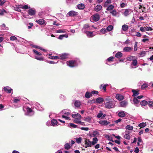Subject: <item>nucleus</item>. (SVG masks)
Instances as JSON below:
<instances>
[{"label":"nucleus","instance_id":"40","mask_svg":"<svg viewBox=\"0 0 153 153\" xmlns=\"http://www.w3.org/2000/svg\"><path fill=\"white\" fill-rule=\"evenodd\" d=\"M135 57L134 56H131L127 57L126 59L127 61H133L135 59Z\"/></svg>","mask_w":153,"mask_h":153},{"label":"nucleus","instance_id":"37","mask_svg":"<svg viewBox=\"0 0 153 153\" xmlns=\"http://www.w3.org/2000/svg\"><path fill=\"white\" fill-rule=\"evenodd\" d=\"M111 3V0H107L105 2L104 6V7H107L108 6V5L109 4H110Z\"/></svg>","mask_w":153,"mask_h":153},{"label":"nucleus","instance_id":"30","mask_svg":"<svg viewBox=\"0 0 153 153\" xmlns=\"http://www.w3.org/2000/svg\"><path fill=\"white\" fill-rule=\"evenodd\" d=\"M92 96L91 93H90L88 91L86 92L85 97L87 98H89Z\"/></svg>","mask_w":153,"mask_h":153},{"label":"nucleus","instance_id":"9","mask_svg":"<svg viewBox=\"0 0 153 153\" xmlns=\"http://www.w3.org/2000/svg\"><path fill=\"white\" fill-rule=\"evenodd\" d=\"M132 11L130 9H126L125 10V11L123 13L124 16H127L129 15Z\"/></svg>","mask_w":153,"mask_h":153},{"label":"nucleus","instance_id":"36","mask_svg":"<svg viewBox=\"0 0 153 153\" xmlns=\"http://www.w3.org/2000/svg\"><path fill=\"white\" fill-rule=\"evenodd\" d=\"M81 102L78 101H76L74 103V105L76 107H79L81 105Z\"/></svg>","mask_w":153,"mask_h":153},{"label":"nucleus","instance_id":"55","mask_svg":"<svg viewBox=\"0 0 153 153\" xmlns=\"http://www.w3.org/2000/svg\"><path fill=\"white\" fill-rule=\"evenodd\" d=\"M82 138L81 137H79L78 138L76 139V142L78 143H81L82 141Z\"/></svg>","mask_w":153,"mask_h":153},{"label":"nucleus","instance_id":"18","mask_svg":"<svg viewBox=\"0 0 153 153\" xmlns=\"http://www.w3.org/2000/svg\"><path fill=\"white\" fill-rule=\"evenodd\" d=\"M116 98L119 100H123L124 98V96L119 94H117L116 96Z\"/></svg>","mask_w":153,"mask_h":153},{"label":"nucleus","instance_id":"46","mask_svg":"<svg viewBox=\"0 0 153 153\" xmlns=\"http://www.w3.org/2000/svg\"><path fill=\"white\" fill-rule=\"evenodd\" d=\"M146 126V123H142L140 124L138 126L140 128H143Z\"/></svg>","mask_w":153,"mask_h":153},{"label":"nucleus","instance_id":"26","mask_svg":"<svg viewBox=\"0 0 153 153\" xmlns=\"http://www.w3.org/2000/svg\"><path fill=\"white\" fill-rule=\"evenodd\" d=\"M104 101L103 98L101 97H98L96 99V102L97 103H102Z\"/></svg>","mask_w":153,"mask_h":153},{"label":"nucleus","instance_id":"4","mask_svg":"<svg viewBox=\"0 0 153 153\" xmlns=\"http://www.w3.org/2000/svg\"><path fill=\"white\" fill-rule=\"evenodd\" d=\"M33 53L35 55V58L36 59L40 60L42 61L44 59L43 58L42 56L38 57L37 56H41L42 55V54L41 53L37 51L36 50L33 49Z\"/></svg>","mask_w":153,"mask_h":153},{"label":"nucleus","instance_id":"13","mask_svg":"<svg viewBox=\"0 0 153 153\" xmlns=\"http://www.w3.org/2000/svg\"><path fill=\"white\" fill-rule=\"evenodd\" d=\"M88 38H91L95 36V34L92 32L88 31L85 33Z\"/></svg>","mask_w":153,"mask_h":153},{"label":"nucleus","instance_id":"44","mask_svg":"<svg viewBox=\"0 0 153 153\" xmlns=\"http://www.w3.org/2000/svg\"><path fill=\"white\" fill-rule=\"evenodd\" d=\"M106 29L105 28H102L100 30V32L102 34H105L107 32Z\"/></svg>","mask_w":153,"mask_h":153},{"label":"nucleus","instance_id":"29","mask_svg":"<svg viewBox=\"0 0 153 153\" xmlns=\"http://www.w3.org/2000/svg\"><path fill=\"white\" fill-rule=\"evenodd\" d=\"M114 7V6L111 4L108 6L106 9L108 11L111 10H113Z\"/></svg>","mask_w":153,"mask_h":153},{"label":"nucleus","instance_id":"41","mask_svg":"<svg viewBox=\"0 0 153 153\" xmlns=\"http://www.w3.org/2000/svg\"><path fill=\"white\" fill-rule=\"evenodd\" d=\"M32 46L33 48H38V49H40L41 50H42L44 52L46 51V50L45 49H43L42 48L40 47H39V46H36V45H32Z\"/></svg>","mask_w":153,"mask_h":153},{"label":"nucleus","instance_id":"48","mask_svg":"<svg viewBox=\"0 0 153 153\" xmlns=\"http://www.w3.org/2000/svg\"><path fill=\"white\" fill-rule=\"evenodd\" d=\"M144 29L146 31H151L153 30L152 28L150 27H144Z\"/></svg>","mask_w":153,"mask_h":153},{"label":"nucleus","instance_id":"53","mask_svg":"<svg viewBox=\"0 0 153 153\" xmlns=\"http://www.w3.org/2000/svg\"><path fill=\"white\" fill-rule=\"evenodd\" d=\"M148 86V85L147 84H144L141 85V88L142 89H144L147 88Z\"/></svg>","mask_w":153,"mask_h":153},{"label":"nucleus","instance_id":"58","mask_svg":"<svg viewBox=\"0 0 153 153\" xmlns=\"http://www.w3.org/2000/svg\"><path fill=\"white\" fill-rule=\"evenodd\" d=\"M124 137L127 140H129L130 139V135L128 134H126L124 135Z\"/></svg>","mask_w":153,"mask_h":153},{"label":"nucleus","instance_id":"50","mask_svg":"<svg viewBox=\"0 0 153 153\" xmlns=\"http://www.w3.org/2000/svg\"><path fill=\"white\" fill-rule=\"evenodd\" d=\"M137 61L136 59H134V60H133L132 62L131 63V65H132L136 66L137 65Z\"/></svg>","mask_w":153,"mask_h":153},{"label":"nucleus","instance_id":"23","mask_svg":"<svg viewBox=\"0 0 153 153\" xmlns=\"http://www.w3.org/2000/svg\"><path fill=\"white\" fill-rule=\"evenodd\" d=\"M102 6L100 4L97 5L94 8V10L96 12L100 11L102 9Z\"/></svg>","mask_w":153,"mask_h":153},{"label":"nucleus","instance_id":"5","mask_svg":"<svg viewBox=\"0 0 153 153\" xmlns=\"http://www.w3.org/2000/svg\"><path fill=\"white\" fill-rule=\"evenodd\" d=\"M91 30L92 29L89 24H86L83 25V27L82 29V32L85 33Z\"/></svg>","mask_w":153,"mask_h":153},{"label":"nucleus","instance_id":"35","mask_svg":"<svg viewBox=\"0 0 153 153\" xmlns=\"http://www.w3.org/2000/svg\"><path fill=\"white\" fill-rule=\"evenodd\" d=\"M64 148L65 149L68 150L71 148V146L69 143H66L64 145Z\"/></svg>","mask_w":153,"mask_h":153},{"label":"nucleus","instance_id":"20","mask_svg":"<svg viewBox=\"0 0 153 153\" xmlns=\"http://www.w3.org/2000/svg\"><path fill=\"white\" fill-rule=\"evenodd\" d=\"M117 114L118 116L120 117H123L126 116L125 112L123 111L119 112Z\"/></svg>","mask_w":153,"mask_h":153},{"label":"nucleus","instance_id":"14","mask_svg":"<svg viewBox=\"0 0 153 153\" xmlns=\"http://www.w3.org/2000/svg\"><path fill=\"white\" fill-rule=\"evenodd\" d=\"M85 148L91 146V142L90 141L87 140V139H85Z\"/></svg>","mask_w":153,"mask_h":153},{"label":"nucleus","instance_id":"59","mask_svg":"<svg viewBox=\"0 0 153 153\" xmlns=\"http://www.w3.org/2000/svg\"><path fill=\"white\" fill-rule=\"evenodd\" d=\"M146 53L145 51H143L139 54V55L140 57H143L145 55Z\"/></svg>","mask_w":153,"mask_h":153},{"label":"nucleus","instance_id":"56","mask_svg":"<svg viewBox=\"0 0 153 153\" xmlns=\"http://www.w3.org/2000/svg\"><path fill=\"white\" fill-rule=\"evenodd\" d=\"M16 7H14V9L16 11H18L19 12H20L21 11V9H19V7H17V5H16Z\"/></svg>","mask_w":153,"mask_h":153},{"label":"nucleus","instance_id":"15","mask_svg":"<svg viewBox=\"0 0 153 153\" xmlns=\"http://www.w3.org/2000/svg\"><path fill=\"white\" fill-rule=\"evenodd\" d=\"M85 8V5L82 4H79L76 5V8H77L79 10H83Z\"/></svg>","mask_w":153,"mask_h":153},{"label":"nucleus","instance_id":"62","mask_svg":"<svg viewBox=\"0 0 153 153\" xmlns=\"http://www.w3.org/2000/svg\"><path fill=\"white\" fill-rule=\"evenodd\" d=\"M113 59L114 57L113 56H111L108 58L107 59V60L108 61V62H110L113 61Z\"/></svg>","mask_w":153,"mask_h":153},{"label":"nucleus","instance_id":"16","mask_svg":"<svg viewBox=\"0 0 153 153\" xmlns=\"http://www.w3.org/2000/svg\"><path fill=\"white\" fill-rule=\"evenodd\" d=\"M108 86L107 84H105L104 85L101 84L100 85V88L101 89V91L103 90L104 92H105L106 91V87Z\"/></svg>","mask_w":153,"mask_h":153},{"label":"nucleus","instance_id":"34","mask_svg":"<svg viewBox=\"0 0 153 153\" xmlns=\"http://www.w3.org/2000/svg\"><path fill=\"white\" fill-rule=\"evenodd\" d=\"M133 101L134 104L135 105H136L139 102V101L138 100V99L136 97H134V98Z\"/></svg>","mask_w":153,"mask_h":153},{"label":"nucleus","instance_id":"22","mask_svg":"<svg viewBox=\"0 0 153 153\" xmlns=\"http://www.w3.org/2000/svg\"><path fill=\"white\" fill-rule=\"evenodd\" d=\"M92 118L91 117L87 116L85 118L84 121L89 123H91L92 122Z\"/></svg>","mask_w":153,"mask_h":153},{"label":"nucleus","instance_id":"3","mask_svg":"<svg viewBox=\"0 0 153 153\" xmlns=\"http://www.w3.org/2000/svg\"><path fill=\"white\" fill-rule=\"evenodd\" d=\"M25 110L26 111V112L25 113V115L30 116L34 114V111L31 108L28 107H24L23 110L24 111H25Z\"/></svg>","mask_w":153,"mask_h":153},{"label":"nucleus","instance_id":"8","mask_svg":"<svg viewBox=\"0 0 153 153\" xmlns=\"http://www.w3.org/2000/svg\"><path fill=\"white\" fill-rule=\"evenodd\" d=\"M61 113L63 115L65 116H69L71 114V111L68 109H64L61 112Z\"/></svg>","mask_w":153,"mask_h":153},{"label":"nucleus","instance_id":"10","mask_svg":"<svg viewBox=\"0 0 153 153\" xmlns=\"http://www.w3.org/2000/svg\"><path fill=\"white\" fill-rule=\"evenodd\" d=\"M92 19L93 22H96L98 21L100 19V16L97 13L94 14L92 16Z\"/></svg>","mask_w":153,"mask_h":153},{"label":"nucleus","instance_id":"11","mask_svg":"<svg viewBox=\"0 0 153 153\" xmlns=\"http://www.w3.org/2000/svg\"><path fill=\"white\" fill-rule=\"evenodd\" d=\"M110 122L109 121H107L106 120H100L99 122V123L103 126H106L110 123Z\"/></svg>","mask_w":153,"mask_h":153},{"label":"nucleus","instance_id":"6","mask_svg":"<svg viewBox=\"0 0 153 153\" xmlns=\"http://www.w3.org/2000/svg\"><path fill=\"white\" fill-rule=\"evenodd\" d=\"M72 117L74 119L73 122L75 123H76V122L75 121V120H79L81 119L82 117L78 113L76 114H73L72 115Z\"/></svg>","mask_w":153,"mask_h":153},{"label":"nucleus","instance_id":"61","mask_svg":"<svg viewBox=\"0 0 153 153\" xmlns=\"http://www.w3.org/2000/svg\"><path fill=\"white\" fill-rule=\"evenodd\" d=\"M28 25L27 26L28 28L29 29L31 28L33 26V24L32 23H29L28 24Z\"/></svg>","mask_w":153,"mask_h":153},{"label":"nucleus","instance_id":"57","mask_svg":"<svg viewBox=\"0 0 153 153\" xmlns=\"http://www.w3.org/2000/svg\"><path fill=\"white\" fill-rule=\"evenodd\" d=\"M75 121L76 122V123H77V124H80L81 125H84V122H82L81 121V119L80 120H79V121H76V120H75Z\"/></svg>","mask_w":153,"mask_h":153},{"label":"nucleus","instance_id":"64","mask_svg":"<svg viewBox=\"0 0 153 153\" xmlns=\"http://www.w3.org/2000/svg\"><path fill=\"white\" fill-rule=\"evenodd\" d=\"M17 38L14 36H12L10 37V39L12 41H14L16 40Z\"/></svg>","mask_w":153,"mask_h":153},{"label":"nucleus","instance_id":"63","mask_svg":"<svg viewBox=\"0 0 153 153\" xmlns=\"http://www.w3.org/2000/svg\"><path fill=\"white\" fill-rule=\"evenodd\" d=\"M6 2V0H3L2 1L1 0H0V6L2 5Z\"/></svg>","mask_w":153,"mask_h":153},{"label":"nucleus","instance_id":"28","mask_svg":"<svg viewBox=\"0 0 153 153\" xmlns=\"http://www.w3.org/2000/svg\"><path fill=\"white\" fill-rule=\"evenodd\" d=\"M0 28L1 30H8V28L6 27L4 24L0 26Z\"/></svg>","mask_w":153,"mask_h":153},{"label":"nucleus","instance_id":"24","mask_svg":"<svg viewBox=\"0 0 153 153\" xmlns=\"http://www.w3.org/2000/svg\"><path fill=\"white\" fill-rule=\"evenodd\" d=\"M132 50V48L130 47H126L123 48V51L126 52H130Z\"/></svg>","mask_w":153,"mask_h":153},{"label":"nucleus","instance_id":"47","mask_svg":"<svg viewBox=\"0 0 153 153\" xmlns=\"http://www.w3.org/2000/svg\"><path fill=\"white\" fill-rule=\"evenodd\" d=\"M126 128L127 129L130 130H132L133 129V127L132 126L129 125H127L126 126Z\"/></svg>","mask_w":153,"mask_h":153},{"label":"nucleus","instance_id":"21","mask_svg":"<svg viewBox=\"0 0 153 153\" xmlns=\"http://www.w3.org/2000/svg\"><path fill=\"white\" fill-rule=\"evenodd\" d=\"M120 104L121 107H125L127 105L128 102L126 101H123L120 102Z\"/></svg>","mask_w":153,"mask_h":153},{"label":"nucleus","instance_id":"2","mask_svg":"<svg viewBox=\"0 0 153 153\" xmlns=\"http://www.w3.org/2000/svg\"><path fill=\"white\" fill-rule=\"evenodd\" d=\"M79 61L77 60H70L66 62L67 65L70 67H74L78 65Z\"/></svg>","mask_w":153,"mask_h":153},{"label":"nucleus","instance_id":"25","mask_svg":"<svg viewBox=\"0 0 153 153\" xmlns=\"http://www.w3.org/2000/svg\"><path fill=\"white\" fill-rule=\"evenodd\" d=\"M36 22L39 25H44L45 24V20L42 19H40L38 20H36Z\"/></svg>","mask_w":153,"mask_h":153},{"label":"nucleus","instance_id":"52","mask_svg":"<svg viewBox=\"0 0 153 153\" xmlns=\"http://www.w3.org/2000/svg\"><path fill=\"white\" fill-rule=\"evenodd\" d=\"M67 116H65L64 115H62V118H65L66 120H70L71 118Z\"/></svg>","mask_w":153,"mask_h":153},{"label":"nucleus","instance_id":"1","mask_svg":"<svg viewBox=\"0 0 153 153\" xmlns=\"http://www.w3.org/2000/svg\"><path fill=\"white\" fill-rule=\"evenodd\" d=\"M105 107L107 108H114L115 106V104L114 101L109 100L107 98L105 99Z\"/></svg>","mask_w":153,"mask_h":153},{"label":"nucleus","instance_id":"45","mask_svg":"<svg viewBox=\"0 0 153 153\" xmlns=\"http://www.w3.org/2000/svg\"><path fill=\"white\" fill-rule=\"evenodd\" d=\"M110 13H111L113 16H116L117 15V12L116 10H113L110 11Z\"/></svg>","mask_w":153,"mask_h":153},{"label":"nucleus","instance_id":"7","mask_svg":"<svg viewBox=\"0 0 153 153\" xmlns=\"http://www.w3.org/2000/svg\"><path fill=\"white\" fill-rule=\"evenodd\" d=\"M78 13L73 10L69 12L66 14L67 17H74L78 15Z\"/></svg>","mask_w":153,"mask_h":153},{"label":"nucleus","instance_id":"27","mask_svg":"<svg viewBox=\"0 0 153 153\" xmlns=\"http://www.w3.org/2000/svg\"><path fill=\"white\" fill-rule=\"evenodd\" d=\"M51 126H56L58 123L57 121L54 119L52 120H51Z\"/></svg>","mask_w":153,"mask_h":153},{"label":"nucleus","instance_id":"43","mask_svg":"<svg viewBox=\"0 0 153 153\" xmlns=\"http://www.w3.org/2000/svg\"><path fill=\"white\" fill-rule=\"evenodd\" d=\"M148 103L146 101L144 100L141 102L140 104L142 106H145L147 105Z\"/></svg>","mask_w":153,"mask_h":153},{"label":"nucleus","instance_id":"12","mask_svg":"<svg viewBox=\"0 0 153 153\" xmlns=\"http://www.w3.org/2000/svg\"><path fill=\"white\" fill-rule=\"evenodd\" d=\"M28 13L30 16H34L36 13L35 10L32 8L28 10Z\"/></svg>","mask_w":153,"mask_h":153},{"label":"nucleus","instance_id":"60","mask_svg":"<svg viewBox=\"0 0 153 153\" xmlns=\"http://www.w3.org/2000/svg\"><path fill=\"white\" fill-rule=\"evenodd\" d=\"M137 42H135L134 44V50L135 51H136L137 49Z\"/></svg>","mask_w":153,"mask_h":153},{"label":"nucleus","instance_id":"49","mask_svg":"<svg viewBox=\"0 0 153 153\" xmlns=\"http://www.w3.org/2000/svg\"><path fill=\"white\" fill-rule=\"evenodd\" d=\"M103 115V114L102 113V111H100L97 114V117L98 118H100L102 117Z\"/></svg>","mask_w":153,"mask_h":153},{"label":"nucleus","instance_id":"54","mask_svg":"<svg viewBox=\"0 0 153 153\" xmlns=\"http://www.w3.org/2000/svg\"><path fill=\"white\" fill-rule=\"evenodd\" d=\"M49 58L51 59H59V56H50L49 57Z\"/></svg>","mask_w":153,"mask_h":153},{"label":"nucleus","instance_id":"19","mask_svg":"<svg viewBox=\"0 0 153 153\" xmlns=\"http://www.w3.org/2000/svg\"><path fill=\"white\" fill-rule=\"evenodd\" d=\"M67 54L66 53H62L59 55V59H65L67 58Z\"/></svg>","mask_w":153,"mask_h":153},{"label":"nucleus","instance_id":"32","mask_svg":"<svg viewBox=\"0 0 153 153\" xmlns=\"http://www.w3.org/2000/svg\"><path fill=\"white\" fill-rule=\"evenodd\" d=\"M123 54L120 52H118L115 55V56L117 58H120L122 56Z\"/></svg>","mask_w":153,"mask_h":153},{"label":"nucleus","instance_id":"39","mask_svg":"<svg viewBox=\"0 0 153 153\" xmlns=\"http://www.w3.org/2000/svg\"><path fill=\"white\" fill-rule=\"evenodd\" d=\"M132 92H133V94L132 95L133 97H135L139 94L138 92L135 90H132Z\"/></svg>","mask_w":153,"mask_h":153},{"label":"nucleus","instance_id":"51","mask_svg":"<svg viewBox=\"0 0 153 153\" xmlns=\"http://www.w3.org/2000/svg\"><path fill=\"white\" fill-rule=\"evenodd\" d=\"M36 105L37 107V108L38 109V110L41 111L43 110L42 108L41 107V105L37 103Z\"/></svg>","mask_w":153,"mask_h":153},{"label":"nucleus","instance_id":"31","mask_svg":"<svg viewBox=\"0 0 153 153\" xmlns=\"http://www.w3.org/2000/svg\"><path fill=\"white\" fill-rule=\"evenodd\" d=\"M68 35L67 34H65L59 35L58 37V38L60 39H62L64 37L68 38Z\"/></svg>","mask_w":153,"mask_h":153},{"label":"nucleus","instance_id":"42","mask_svg":"<svg viewBox=\"0 0 153 153\" xmlns=\"http://www.w3.org/2000/svg\"><path fill=\"white\" fill-rule=\"evenodd\" d=\"M148 104L149 107L152 108H153V102L149 101Z\"/></svg>","mask_w":153,"mask_h":153},{"label":"nucleus","instance_id":"33","mask_svg":"<svg viewBox=\"0 0 153 153\" xmlns=\"http://www.w3.org/2000/svg\"><path fill=\"white\" fill-rule=\"evenodd\" d=\"M128 26L126 25H124L122 26V29L123 30L126 31L128 29Z\"/></svg>","mask_w":153,"mask_h":153},{"label":"nucleus","instance_id":"38","mask_svg":"<svg viewBox=\"0 0 153 153\" xmlns=\"http://www.w3.org/2000/svg\"><path fill=\"white\" fill-rule=\"evenodd\" d=\"M113 29V27L112 25H110L108 26L106 30L107 31H110L112 30Z\"/></svg>","mask_w":153,"mask_h":153},{"label":"nucleus","instance_id":"17","mask_svg":"<svg viewBox=\"0 0 153 153\" xmlns=\"http://www.w3.org/2000/svg\"><path fill=\"white\" fill-rule=\"evenodd\" d=\"M3 89L4 91L8 93H10L12 90V88L8 86L4 87Z\"/></svg>","mask_w":153,"mask_h":153}]
</instances>
